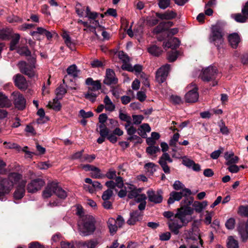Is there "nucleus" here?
Returning a JSON list of instances; mask_svg holds the SVG:
<instances>
[{"label":"nucleus","instance_id":"c756f323","mask_svg":"<svg viewBox=\"0 0 248 248\" xmlns=\"http://www.w3.org/2000/svg\"><path fill=\"white\" fill-rule=\"evenodd\" d=\"M148 52L152 55L155 57L159 56L162 53L163 50L161 47L155 45H151L148 47Z\"/></svg>","mask_w":248,"mask_h":248},{"label":"nucleus","instance_id":"bf43d9fd","mask_svg":"<svg viewBox=\"0 0 248 248\" xmlns=\"http://www.w3.org/2000/svg\"><path fill=\"white\" fill-rule=\"evenodd\" d=\"M235 20L238 22L244 23L247 20V17L241 14H237L234 16Z\"/></svg>","mask_w":248,"mask_h":248},{"label":"nucleus","instance_id":"3c124183","mask_svg":"<svg viewBox=\"0 0 248 248\" xmlns=\"http://www.w3.org/2000/svg\"><path fill=\"white\" fill-rule=\"evenodd\" d=\"M180 135L178 133L174 134L169 141V145L170 146L176 147V143L178 141Z\"/></svg>","mask_w":248,"mask_h":248},{"label":"nucleus","instance_id":"bb28decb","mask_svg":"<svg viewBox=\"0 0 248 248\" xmlns=\"http://www.w3.org/2000/svg\"><path fill=\"white\" fill-rule=\"evenodd\" d=\"M122 69L129 72H135L136 74H139L141 72L142 67L140 64H136L133 67L130 64H125L122 65Z\"/></svg>","mask_w":248,"mask_h":248},{"label":"nucleus","instance_id":"5fc2aeb1","mask_svg":"<svg viewBox=\"0 0 248 248\" xmlns=\"http://www.w3.org/2000/svg\"><path fill=\"white\" fill-rule=\"evenodd\" d=\"M159 148L158 146H149L146 148V152L148 154L152 155L159 151Z\"/></svg>","mask_w":248,"mask_h":248},{"label":"nucleus","instance_id":"a18cd8bd","mask_svg":"<svg viewBox=\"0 0 248 248\" xmlns=\"http://www.w3.org/2000/svg\"><path fill=\"white\" fill-rule=\"evenodd\" d=\"M170 0H158V7L161 9H165L170 5Z\"/></svg>","mask_w":248,"mask_h":248},{"label":"nucleus","instance_id":"37998d69","mask_svg":"<svg viewBox=\"0 0 248 248\" xmlns=\"http://www.w3.org/2000/svg\"><path fill=\"white\" fill-rule=\"evenodd\" d=\"M238 214L241 216L248 217V205H241L239 207Z\"/></svg>","mask_w":248,"mask_h":248},{"label":"nucleus","instance_id":"f3484780","mask_svg":"<svg viewBox=\"0 0 248 248\" xmlns=\"http://www.w3.org/2000/svg\"><path fill=\"white\" fill-rule=\"evenodd\" d=\"M162 191L158 190L156 191L150 189L147 191V194L150 202L155 203H160L162 202Z\"/></svg>","mask_w":248,"mask_h":248},{"label":"nucleus","instance_id":"864d4df0","mask_svg":"<svg viewBox=\"0 0 248 248\" xmlns=\"http://www.w3.org/2000/svg\"><path fill=\"white\" fill-rule=\"evenodd\" d=\"M132 118L133 124L136 125L140 124L144 119V117L141 115H133Z\"/></svg>","mask_w":248,"mask_h":248},{"label":"nucleus","instance_id":"ddd939ff","mask_svg":"<svg viewBox=\"0 0 248 248\" xmlns=\"http://www.w3.org/2000/svg\"><path fill=\"white\" fill-rule=\"evenodd\" d=\"M12 183L9 180L4 178L0 181V200H2L3 197L8 194L13 188Z\"/></svg>","mask_w":248,"mask_h":248},{"label":"nucleus","instance_id":"774afa93","mask_svg":"<svg viewBox=\"0 0 248 248\" xmlns=\"http://www.w3.org/2000/svg\"><path fill=\"white\" fill-rule=\"evenodd\" d=\"M29 248H45V247L38 242H33L29 244Z\"/></svg>","mask_w":248,"mask_h":248},{"label":"nucleus","instance_id":"052dcab7","mask_svg":"<svg viewBox=\"0 0 248 248\" xmlns=\"http://www.w3.org/2000/svg\"><path fill=\"white\" fill-rule=\"evenodd\" d=\"M79 113V115L84 119L90 118L93 116V113L92 111L85 112L83 109H81Z\"/></svg>","mask_w":248,"mask_h":248},{"label":"nucleus","instance_id":"09e8293b","mask_svg":"<svg viewBox=\"0 0 248 248\" xmlns=\"http://www.w3.org/2000/svg\"><path fill=\"white\" fill-rule=\"evenodd\" d=\"M118 56H119V59L123 61V64H129L128 63L129 61V58L128 56L125 53H124V51H119L118 53Z\"/></svg>","mask_w":248,"mask_h":248},{"label":"nucleus","instance_id":"13d9d810","mask_svg":"<svg viewBox=\"0 0 248 248\" xmlns=\"http://www.w3.org/2000/svg\"><path fill=\"white\" fill-rule=\"evenodd\" d=\"M78 23L83 24L85 27L84 31L87 32H92L93 31V27L90 24H89L87 22L83 21L81 20H78Z\"/></svg>","mask_w":248,"mask_h":248},{"label":"nucleus","instance_id":"5701e85b","mask_svg":"<svg viewBox=\"0 0 248 248\" xmlns=\"http://www.w3.org/2000/svg\"><path fill=\"white\" fill-rule=\"evenodd\" d=\"M124 188L127 190L128 192V197L129 199L135 198L138 194L141 192L140 189H138L133 185L126 183L125 184Z\"/></svg>","mask_w":248,"mask_h":248},{"label":"nucleus","instance_id":"cd10ccee","mask_svg":"<svg viewBox=\"0 0 248 248\" xmlns=\"http://www.w3.org/2000/svg\"><path fill=\"white\" fill-rule=\"evenodd\" d=\"M180 45V41L177 38L174 37L170 39L168 42H164L163 46L164 48H171L172 49L178 47Z\"/></svg>","mask_w":248,"mask_h":248},{"label":"nucleus","instance_id":"412c9836","mask_svg":"<svg viewBox=\"0 0 248 248\" xmlns=\"http://www.w3.org/2000/svg\"><path fill=\"white\" fill-rule=\"evenodd\" d=\"M13 79L15 85L20 90H26L27 88L28 82L25 77L21 74H16Z\"/></svg>","mask_w":248,"mask_h":248},{"label":"nucleus","instance_id":"603ef678","mask_svg":"<svg viewBox=\"0 0 248 248\" xmlns=\"http://www.w3.org/2000/svg\"><path fill=\"white\" fill-rule=\"evenodd\" d=\"M235 220L234 218L231 217L228 219L226 223L225 226L229 230H232L234 228Z\"/></svg>","mask_w":248,"mask_h":248},{"label":"nucleus","instance_id":"4d7b16f0","mask_svg":"<svg viewBox=\"0 0 248 248\" xmlns=\"http://www.w3.org/2000/svg\"><path fill=\"white\" fill-rule=\"evenodd\" d=\"M173 188L176 190H182L186 188L185 185L179 181H175L173 185Z\"/></svg>","mask_w":248,"mask_h":248},{"label":"nucleus","instance_id":"b1692460","mask_svg":"<svg viewBox=\"0 0 248 248\" xmlns=\"http://www.w3.org/2000/svg\"><path fill=\"white\" fill-rule=\"evenodd\" d=\"M26 182L22 180L20 184L16 187V189L14 193V197L16 200H19L22 199L25 192V186Z\"/></svg>","mask_w":248,"mask_h":248},{"label":"nucleus","instance_id":"7ed1b4c3","mask_svg":"<svg viewBox=\"0 0 248 248\" xmlns=\"http://www.w3.org/2000/svg\"><path fill=\"white\" fill-rule=\"evenodd\" d=\"M29 62L25 61H20L17 64V66L21 73L32 78L37 76L36 61L35 58L32 57L28 59Z\"/></svg>","mask_w":248,"mask_h":248},{"label":"nucleus","instance_id":"dca6fc26","mask_svg":"<svg viewBox=\"0 0 248 248\" xmlns=\"http://www.w3.org/2000/svg\"><path fill=\"white\" fill-rule=\"evenodd\" d=\"M170 70V65L166 64L160 68L156 72V80L159 83L164 82L168 75Z\"/></svg>","mask_w":248,"mask_h":248},{"label":"nucleus","instance_id":"de8ad7c7","mask_svg":"<svg viewBox=\"0 0 248 248\" xmlns=\"http://www.w3.org/2000/svg\"><path fill=\"white\" fill-rule=\"evenodd\" d=\"M66 90L62 86H60L56 90V94L57 98L61 99L66 93Z\"/></svg>","mask_w":248,"mask_h":248},{"label":"nucleus","instance_id":"0eeeda50","mask_svg":"<svg viewBox=\"0 0 248 248\" xmlns=\"http://www.w3.org/2000/svg\"><path fill=\"white\" fill-rule=\"evenodd\" d=\"M104 15L102 14H98L94 12V31L96 37L100 39L102 36V40H108L109 39L110 36L107 31H106L105 28L100 24L96 18L100 17L103 18Z\"/></svg>","mask_w":248,"mask_h":248},{"label":"nucleus","instance_id":"c03bdc74","mask_svg":"<svg viewBox=\"0 0 248 248\" xmlns=\"http://www.w3.org/2000/svg\"><path fill=\"white\" fill-rule=\"evenodd\" d=\"M59 99H60L59 98L56 97L53 99L52 104H51V103H49L50 107L57 111L59 110L61 108V103L59 101Z\"/></svg>","mask_w":248,"mask_h":248},{"label":"nucleus","instance_id":"6e6d98bb","mask_svg":"<svg viewBox=\"0 0 248 248\" xmlns=\"http://www.w3.org/2000/svg\"><path fill=\"white\" fill-rule=\"evenodd\" d=\"M119 118L122 121H129L131 117L127 114L123 113L122 110H120L119 112Z\"/></svg>","mask_w":248,"mask_h":248},{"label":"nucleus","instance_id":"f257e3e1","mask_svg":"<svg viewBox=\"0 0 248 248\" xmlns=\"http://www.w3.org/2000/svg\"><path fill=\"white\" fill-rule=\"evenodd\" d=\"M77 214L79 216L78 222L80 234L83 236L91 234L93 232V219L91 215H83V209L80 205L77 206Z\"/></svg>","mask_w":248,"mask_h":248},{"label":"nucleus","instance_id":"393cba45","mask_svg":"<svg viewBox=\"0 0 248 248\" xmlns=\"http://www.w3.org/2000/svg\"><path fill=\"white\" fill-rule=\"evenodd\" d=\"M228 39L230 45L233 48H237L241 40L239 34L235 32L230 34Z\"/></svg>","mask_w":248,"mask_h":248},{"label":"nucleus","instance_id":"20e7f679","mask_svg":"<svg viewBox=\"0 0 248 248\" xmlns=\"http://www.w3.org/2000/svg\"><path fill=\"white\" fill-rule=\"evenodd\" d=\"M160 146L162 152L164 153L159 157L158 163L160 165L165 173L170 174V169L168 165V163H172V159L170 155L166 153L169 149V146L168 144L164 142L161 143Z\"/></svg>","mask_w":248,"mask_h":248},{"label":"nucleus","instance_id":"4468645a","mask_svg":"<svg viewBox=\"0 0 248 248\" xmlns=\"http://www.w3.org/2000/svg\"><path fill=\"white\" fill-rule=\"evenodd\" d=\"M104 228V222L102 220L94 219V234L97 237L96 240L94 241V246L102 242L101 234Z\"/></svg>","mask_w":248,"mask_h":248},{"label":"nucleus","instance_id":"c9c22d12","mask_svg":"<svg viewBox=\"0 0 248 248\" xmlns=\"http://www.w3.org/2000/svg\"><path fill=\"white\" fill-rule=\"evenodd\" d=\"M104 103L105 105V108L109 111H113L115 108V105L112 103L109 97L106 95L104 99Z\"/></svg>","mask_w":248,"mask_h":248},{"label":"nucleus","instance_id":"a19ab883","mask_svg":"<svg viewBox=\"0 0 248 248\" xmlns=\"http://www.w3.org/2000/svg\"><path fill=\"white\" fill-rule=\"evenodd\" d=\"M100 136L107 138L109 134V130L105 124H100L99 126Z\"/></svg>","mask_w":248,"mask_h":248},{"label":"nucleus","instance_id":"9b49d317","mask_svg":"<svg viewBox=\"0 0 248 248\" xmlns=\"http://www.w3.org/2000/svg\"><path fill=\"white\" fill-rule=\"evenodd\" d=\"M188 92L185 95L186 101L188 103H195L199 99L198 88L195 83H192L187 86Z\"/></svg>","mask_w":248,"mask_h":248},{"label":"nucleus","instance_id":"8fccbe9b","mask_svg":"<svg viewBox=\"0 0 248 248\" xmlns=\"http://www.w3.org/2000/svg\"><path fill=\"white\" fill-rule=\"evenodd\" d=\"M17 53L21 55L28 56L31 55V51L26 46H23L18 48Z\"/></svg>","mask_w":248,"mask_h":248},{"label":"nucleus","instance_id":"a878e982","mask_svg":"<svg viewBox=\"0 0 248 248\" xmlns=\"http://www.w3.org/2000/svg\"><path fill=\"white\" fill-rule=\"evenodd\" d=\"M142 215L138 211H133L130 214V217L127 221L128 225H132L141 219Z\"/></svg>","mask_w":248,"mask_h":248},{"label":"nucleus","instance_id":"423d86ee","mask_svg":"<svg viewBox=\"0 0 248 248\" xmlns=\"http://www.w3.org/2000/svg\"><path fill=\"white\" fill-rule=\"evenodd\" d=\"M218 74V70L215 66H208L202 70L200 74V77L204 82H212L211 86L214 87L217 84L216 80Z\"/></svg>","mask_w":248,"mask_h":248},{"label":"nucleus","instance_id":"79ce46f5","mask_svg":"<svg viewBox=\"0 0 248 248\" xmlns=\"http://www.w3.org/2000/svg\"><path fill=\"white\" fill-rule=\"evenodd\" d=\"M55 195L61 199H65L67 196V192L59 186L56 190Z\"/></svg>","mask_w":248,"mask_h":248},{"label":"nucleus","instance_id":"4c0bfd02","mask_svg":"<svg viewBox=\"0 0 248 248\" xmlns=\"http://www.w3.org/2000/svg\"><path fill=\"white\" fill-rule=\"evenodd\" d=\"M227 246L228 248H239L237 240L232 236H230L227 239Z\"/></svg>","mask_w":248,"mask_h":248},{"label":"nucleus","instance_id":"2eb2a0df","mask_svg":"<svg viewBox=\"0 0 248 248\" xmlns=\"http://www.w3.org/2000/svg\"><path fill=\"white\" fill-rule=\"evenodd\" d=\"M45 181L41 178H37L32 180L27 185V189L29 193H35L40 190L45 185Z\"/></svg>","mask_w":248,"mask_h":248},{"label":"nucleus","instance_id":"9d476101","mask_svg":"<svg viewBox=\"0 0 248 248\" xmlns=\"http://www.w3.org/2000/svg\"><path fill=\"white\" fill-rule=\"evenodd\" d=\"M191 194V190L188 188H185L180 192L172 191L170 194V197L168 200L169 204H172L175 201H180L182 197H185V199L188 198L187 197Z\"/></svg>","mask_w":248,"mask_h":248},{"label":"nucleus","instance_id":"2f4dec72","mask_svg":"<svg viewBox=\"0 0 248 248\" xmlns=\"http://www.w3.org/2000/svg\"><path fill=\"white\" fill-rule=\"evenodd\" d=\"M156 16L161 19L169 20L174 18L176 16L177 14L174 11H168L164 14L157 13Z\"/></svg>","mask_w":248,"mask_h":248},{"label":"nucleus","instance_id":"49530a36","mask_svg":"<svg viewBox=\"0 0 248 248\" xmlns=\"http://www.w3.org/2000/svg\"><path fill=\"white\" fill-rule=\"evenodd\" d=\"M178 53L176 50H172L168 52L167 59L170 62L175 61L178 57Z\"/></svg>","mask_w":248,"mask_h":248},{"label":"nucleus","instance_id":"e433bc0d","mask_svg":"<svg viewBox=\"0 0 248 248\" xmlns=\"http://www.w3.org/2000/svg\"><path fill=\"white\" fill-rule=\"evenodd\" d=\"M157 166L152 162L147 163L144 165L145 170L149 173V174L152 175L156 171Z\"/></svg>","mask_w":248,"mask_h":248},{"label":"nucleus","instance_id":"473e14b6","mask_svg":"<svg viewBox=\"0 0 248 248\" xmlns=\"http://www.w3.org/2000/svg\"><path fill=\"white\" fill-rule=\"evenodd\" d=\"M107 224L110 234L111 235H114L117 231L118 227L116 224L115 219L113 218H109L108 219Z\"/></svg>","mask_w":248,"mask_h":248},{"label":"nucleus","instance_id":"c85d7f7f","mask_svg":"<svg viewBox=\"0 0 248 248\" xmlns=\"http://www.w3.org/2000/svg\"><path fill=\"white\" fill-rule=\"evenodd\" d=\"M238 231L242 240H247L248 238V227L244 223H241L238 226Z\"/></svg>","mask_w":248,"mask_h":248},{"label":"nucleus","instance_id":"6ab92c4d","mask_svg":"<svg viewBox=\"0 0 248 248\" xmlns=\"http://www.w3.org/2000/svg\"><path fill=\"white\" fill-rule=\"evenodd\" d=\"M76 11L77 14L80 16H85L86 17H88L90 20V24H91L92 21L93 20V13H92L89 7H82V6L78 3L76 6Z\"/></svg>","mask_w":248,"mask_h":248},{"label":"nucleus","instance_id":"680f3d73","mask_svg":"<svg viewBox=\"0 0 248 248\" xmlns=\"http://www.w3.org/2000/svg\"><path fill=\"white\" fill-rule=\"evenodd\" d=\"M51 166L47 162H41L38 163L37 167L40 170H46Z\"/></svg>","mask_w":248,"mask_h":248},{"label":"nucleus","instance_id":"69168bd1","mask_svg":"<svg viewBox=\"0 0 248 248\" xmlns=\"http://www.w3.org/2000/svg\"><path fill=\"white\" fill-rule=\"evenodd\" d=\"M213 215V213L206 211L204 219V222L206 225H209L211 223Z\"/></svg>","mask_w":248,"mask_h":248},{"label":"nucleus","instance_id":"4be33fe9","mask_svg":"<svg viewBox=\"0 0 248 248\" xmlns=\"http://www.w3.org/2000/svg\"><path fill=\"white\" fill-rule=\"evenodd\" d=\"M118 82L117 78L115 77L114 72L111 69H107L106 75L104 83L105 84L110 85L117 84Z\"/></svg>","mask_w":248,"mask_h":248},{"label":"nucleus","instance_id":"338daca9","mask_svg":"<svg viewBox=\"0 0 248 248\" xmlns=\"http://www.w3.org/2000/svg\"><path fill=\"white\" fill-rule=\"evenodd\" d=\"M106 176L109 179H113L118 177L116 176V172L113 170H109V171L106 173Z\"/></svg>","mask_w":248,"mask_h":248},{"label":"nucleus","instance_id":"0e129e2a","mask_svg":"<svg viewBox=\"0 0 248 248\" xmlns=\"http://www.w3.org/2000/svg\"><path fill=\"white\" fill-rule=\"evenodd\" d=\"M220 132L223 135H228L229 131L228 127L225 126L224 123L222 122L221 124H219Z\"/></svg>","mask_w":248,"mask_h":248},{"label":"nucleus","instance_id":"1a4fd4ad","mask_svg":"<svg viewBox=\"0 0 248 248\" xmlns=\"http://www.w3.org/2000/svg\"><path fill=\"white\" fill-rule=\"evenodd\" d=\"M185 235L187 242L190 240L193 241V242H199L200 245L201 246H202L203 241L200 235L199 230L196 226H193L189 230H186L185 231Z\"/></svg>","mask_w":248,"mask_h":248},{"label":"nucleus","instance_id":"f704fd0d","mask_svg":"<svg viewBox=\"0 0 248 248\" xmlns=\"http://www.w3.org/2000/svg\"><path fill=\"white\" fill-rule=\"evenodd\" d=\"M22 178V175L17 173H10L6 179L9 180L10 182L12 183V186L14 184L18 183Z\"/></svg>","mask_w":248,"mask_h":248},{"label":"nucleus","instance_id":"ea45409f","mask_svg":"<svg viewBox=\"0 0 248 248\" xmlns=\"http://www.w3.org/2000/svg\"><path fill=\"white\" fill-rule=\"evenodd\" d=\"M20 35L19 34H15L10 42V50H13L16 48V45L19 42Z\"/></svg>","mask_w":248,"mask_h":248},{"label":"nucleus","instance_id":"f8f14e48","mask_svg":"<svg viewBox=\"0 0 248 248\" xmlns=\"http://www.w3.org/2000/svg\"><path fill=\"white\" fill-rule=\"evenodd\" d=\"M12 96L15 107L18 110H23L26 108V101L23 95L18 92H14Z\"/></svg>","mask_w":248,"mask_h":248},{"label":"nucleus","instance_id":"a211bd4d","mask_svg":"<svg viewBox=\"0 0 248 248\" xmlns=\"http://www.w3.org/2000/svg\"><path fill=\"white\" fill-rule=\"evenodd\" d=\"M58 183L56 182H49L42 193V196L44 198H50L53 194H55L56 190L58 188Z\"/></svg>","mask_w":248,"mask_h":248},{"label":"nucleus","instance_id":"aec40b11","mask_svg":"<svg viewBox=\"0 0 248 248\" xmlns=\"http://www.w3.org/2000/svg\"><path fill=\"white\" fill-rule=\"evenodd\" d=\"M169 230L172 233L177 235L179 233V230L184 226L183 224H179L178 219L177 218L170 219L167 222Z\"/></svg>","mask_w":248,"mask_h":248},{"label":"nucleus","instance_id":"e2e57ef3","mask_svg":"<svg viewBox=\"0 0 248 248\" xmlns=\"http://www.w3.org/2000/svg\"><path fill=\"white\" fill-rule=\"evenodd\" d=\"M63 38L64 39V42L66 44L67 46L72 49V46H73V44L72 43L70 39V37L66 33H64L62 35Z\"/></svg>","mask_w":248,"mask_h":248},{"label":"nucleus","instance_id":"7c9ffc66","mask_svg":"<svg viewBox=\"0 0 248 248\" xmlns=\"http://www.w3.org/2000/svg\"><path fill=\"white\" fill-rule=\"evenodd\" d=\"M11 106V101L4 94L0 92V107L10 108Z\"/></svg>","mask_w":248,"mask_h":248},{"label":"nucleus","instance_id":"72a5a7b5","mask_svg":"<svg viewBox=\"0 0 248 248\" xmlns=\"http://www.w3.org/2000/svg\"><path fill=\"white\" fill-rule=\"evenodd\" d=\"M207 203L206 201L202 202L195 201L193 204V210H195L196 212L201 213L207 206Z\"/></svg>","mask_w":248,"mask_h":248},{"label":"nucleus","instance_id":"6e6552de","mask_svg":"<svg viewBox=\"0 0 248 248\" xmlns=\"http://www.w3.org/2000/svg\"><path fill=\"white\" fill-rule=\"evenodd\" d=\"M223 35L224 34L219 26H213L211 28L209 41L218 48L224 42Z\"/></svg>","mask_w":248,"mask_h":248},{"label":"nucleus","instance_id":"58836bf2","mask_svg":"<svg viewBox=\"0 0 248 248\" xmlns=\"http://www.w3.org/2000/svg\"><path fill=\"white\" fill-rule=\"evenodd\" d=\"M79 72V71L77 69V67L75 64L70 66L67 69V73L68 74L74 77H77L78 76Z\"/></svg>","mask_w":248,"mask_h":248},{"label":"nucleus","instance_id":"39448f33","mask_svg":"<svg viewBox=\"0 0 248 248\" xmlns=\"http://www.w3.org/2000/svg\"><path fill=\"white\" fill-rule=\"evenodd\" d=\"M106 186L108 187V189L103 192L102 198L103 200H109L113 195V190H115L116 192L118 191L115 189L116 187L119 188L123 187L124 186L123 179L121 177L118 176L115 182L113 181H107L106 183Z\"/></svg>","mask_w":248,"mask_h":248},{"label":"nucleus","instance_id":"f03ea898","mask_svg":"<svg viewBox=\"0 0 248 248\" xmlns=\"http://www.w3.org/2000/svg\"><path fill=\"white\" fill-rule=\"evenodd\" d=\"M183 202L184 205L178 209L175 217L179 219L184 226H185L192 220L191 216L193 214L194 210L189 205L193 203V200L192 198H186Z\"/></svg>","mask_w":248,"mask_h":248}]
</instances>
